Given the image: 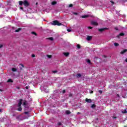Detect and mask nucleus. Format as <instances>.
<instances>
[{
  "instance_id": "1",
  "label": "nucleus",
  "mask_w": 127,
  "mask_h": 127,
  "mask_svg": "<svg viewBox=\"0 0 127 127\" xmlns=\"http://www.w3.org/2000/svg\"><path fill=\"white\" fill-rule=\"evenodd\" d=\"M51 24L52 25H58V26L63 25V24H62L61 23H59V21H58V20H55V21H53V22L51 23Z\"/></svg>"
},
{
  "instance_id": "2",
  "label": "nucleus",
  "mask_w": 127,
  "mask_h": 127,
  "mask_svg": "<svg viewBox=\"0 0 127 127\" xmlns=\"http://www.w3.org/2000/svg\"><path fill=\"white\" fill-rule=\"evenodd\" d=\"M23 4L25 5V6H28L29 5V3H28V1L27 0H25L23 1Z\"/></svg>"
},
{
  "instance_id": "3",
  "label": "nucleus",
  "mask_w": 127,
  "mask_h": 127,
  "mask_svg": "<svg viewBox=\"0 0 127 127\" xmlns=\"http://www.w3.org/2000/svg\"><path fill=\"white\" fill-rule=\"evenodd\" d=\"M91 24H92V25H96V26L99 25V23H98V22L95 21H92Z\"/></svg>"
},
{
  "instance_id": "4",
  "label": "nucleus",
  "mask_w": 127,
  "mask_h": 127,
  "mask_svg": "<svg viewBox=\"0 0 127 127\" xmlns=\"http://www.w3.org/2000/svg\"><path fill=\"white\" fill-rule=\"evenodd\" d=\"M92 38H93V36H87V37L86 38V40H87V41H90V40H92Z\"/></svg>"
},
{
  "instance_id": "5",
  "label": "nucleus",
  "mask_w": 127,
  "mask_h": 127,
  "mask_svg": "<svg viewBox=\"0 0 127 127\" xmlns=\"http://www.w3.org/2000/svg\"><path fill=\"white\" fill-rule=\"evenodd\" d=\"M106 29H108V28H103L99 29L98 31L100 32H103L105 31V30H106Z\"/></svg>"
},
{
  "instance_id": "6",
  "label": "nucleus",
  "mask_w": 127,
  "mask_h": 127,
  "mask_svg": "<svg viewBox=\"0 0 127 127\" xmlns=\"http://www.w3.org/2000/svg\"><path fill=\"white\" fill-rule=\"evenodd\" d=\"M82 75H83V73H77L76 75V77L77 79H79V78H81V77H82Z\"/></svg>"
},
{
  "instance_id": "7",
  "label": "nucleus",
  "mask_w": 127,
  "mask_h": 127,
  "mask_svg": "<svg viewBox=\"0 0 127 127\" xmlns=\"http://www.w3.org/2000/svg\"><path fill=\"white\" fill-rule=\"evenodd\" d=\"M22 104V99L19 100V102L18 103V107H21Z\"/></svg>"
},
{
  "instance_id": "8",
  "label": "nucleus",
  "mask_w": 127,
  "mask_h": 127,
  "mask_svg": "<svg viewBox=\"0 0 127 127\" xmlns=\"http://www.w3.org/2000/svg\"><path fill=\"white\" fill-rule=\"evenodd\" d=\"M127 49H125L120 53V54L124 55L125 53H127Z\"/></svg>"
},
{
  "instance_id": "9",
  "label": "nucleus",
  "mask_w": 127,
  "mask_h": 127,
  "mask_svg": "<svg viewBox=\"0 0 127 127\" xmlns=\"http://www.w3.org/2000/svg\"><path fill=\"white\" fill-rule=\"evenodd\" d=\"M85 101L86 102V103H92V102L91 99H88V98H86L85 99Z\"/></svg>"
},
{
  "instance_id": "10",
  "label": "nucleus",
  "mask_w": 127,
  "mask_h": 127,
  "mask_svg": "<svg viewBox=\"0 0 127 127\" xmlns=\"http://www.w3.org/2000/svg\"><path fill=\"white\" fill-rule=\"evenodd\" d=\"M89 16H90V15H84L81 16L82 18H87L88 17H89Z\"/></svg>"
},
{
  "instance_id": "11",
  "label": "nucleus",
  "mask_w": 127,
  "mask_h": 127,
  "mask_svg": "<svg viewBox=\"0 0 127 127\" xmlns=\"http://www.w3.org/2000/svg\"><path fill=\"white\" fill-rule=\"evenodd\" d=\"M29 117H30V116L28 114L27 115L25 116L24 117H23V120H25V119H28V118H29Z\"/></svg>"
},
{
  "instance_id": "12",
  "label": "nucleus",
  "mask_w": 127,
  "mask_h": 127,
  "mask_svg": "<svg viewBox=\"0 0 127 127\" xmlns=\"http://www.w3.org/2000/svg\"><path fill=\"white\" fill-rule=\"evenodd\" d=\"M86 62L90 64V65H92V63H91V61L89 59L86 60Z\"/></svg>"
},
{
  "instance_id": "13",
  "label": "nucleus",
  "mask_w": 127,
  "mask_h": 127,
  "mask_svg": "<svg viewBox=\"0 0 127 127\" xmlns=\"http://www.w3.org/2000/svg\"><path fill=\"white\" fill-rule=\"evenodd\" d=\"M64 55H65L66 57H68L69 56V53H64Z\"/></svg>"
},
{
  "instance_id": "14",
  "label": "nucleus",
  "mask_w": 127,
  "mask_h": 127,
  "mask_svg": "<svg viewBox=\"0 0 127 127\" xmlns=\"http://www.w3.org/2000/svg\"><path fill=\"white\" fill-rule=\"evenodd\" d=\"M12 72H16V71H17V68H12L11 69Z\"/></svg>"
},
{
  "instance_id": "15",
  "label": "nucleus",
  "mask_w": 127,
  "mask_h": 127,
  "mask_svg": "<svg viewBox=\"0 0 127 127\" xmlns=\"http://www.w3.org/2000/svg\"><path fill=\"white\" fill-rule=\"evenodd\" d=\"M47 39H48L49 40H51V41H53V40H54V39L53 38V37L48 38H47Z\"/></svg>"
},
{
  "instance_id": "16",
  "label": "nucleus",
  "mask_w": 127,
  "mask_h": 127,
  "mask_svg": "<svg viewBox=\"0 0 127 127\" xmlns=\"http://www.w3.org/2000/svg\"><path fill=\"white\" fill-rule=\"evenodd\" d=\"M124 35H125L124 33H121L118 36V37H120V36H124Z\"/></svg>"
},
{
  "instance_id": "17",
  "label": "nucleus",
  "mask_w": 127,
  "mask_h": 127,
  "mask_svg": "<svg viewBox=\"0 0 127 127\" xmlns=\"http://www.w3.org/2000/svg\"><path fill=\"white\" fill-rule=\"evenodd\" d=\"M25 107V111H27L29 108L28 107V106L26 105L24 106Z\"/></svg>"
},
{
  "instance_id": "18",
  "label": "nucleus",
  "mask_w": 127,
  "mask_h": 127,
  "mask_svg": "<svg viewBox=\"0 0 127 127\" xmlns=\"http://www.w3.org/2000/svg\"><path fill=\"white\" fill-rule=\"evenodd\" d=\"M65 113L66 115H70V114H71V112H70V111L68 110L66 111Z\"/></svg>"
},
{
  "instance_id": "19",
  "label": "nucleus",
  "mask_w": 127,
  "mask_h": 127,
  "mask_svg": "<svg viewBox=\"0 0 127 127\" xmlns=\"http://www.w3.org/2000/svg\"><path fill=\"white\" fill-rule=\"evenodd\" d=\"M120 45L119 44V43H114V46L116 47H118V46H119Z\"/></svg>"
},
{
  "instance_id": "20",
  "label": "nucleus",
  "mask_w": 127,
  "mask_h": 127,
  "mask_svg": "<svg viewBox=\"0 0 127 127\" xmlns=\"http://www.w3.org/2000/svg\"><path fill=\"white\" fill-rule=\"evenodd\" d=\"M57 3V2H56V1H53V2H52V5H55V4H56Z\"/></svg>"
},
{
  "instance_id": "21",
  "label": "nucleus",
  "mask_w": 127,
  "mask_h": 127,
  "mask_svg": "<svg viewBox=\"0 0 127 127\" xmlns=\"http://www.w3.org/2000/svg\"><path fill=\"white\" fill-rule=\"evenodd\" d=\"M21 30V28H19L18 29L15 30V32H19Z\"/></svg>"
},
{
  "instance_id": "22",
  "label": "nucleus",
  "mask_w": 127,
  "mask_h": 127,
  "mask_svg": "<svg viewBox=\"0 0 127 127\" xmlns=\"http://www.w3.org/2000/svg\"><path fill=\"white\" fill-rule=\"evenodd\" d=\"M17 110L19 111V112H21L22 108H21V107L20 106L19 107V108H18Z\"/></svg>"
},
{
  "instance_id": "23",
  "label": "nucleus",
  "mask_w": 127,
  "mask_h": 127,
  "mask_svg": "<svg viewBox=\"0 0 127 127\" xmlns=\"http://www.w3.org/2000/svg\"><path fill=\"white\" fill-rule=\"evenodd\" d=\"M19 4L20 5H22V4H23V1H19Z\"/></svg>"
},
{
  "instance_id": "24",
  "label": "nucleus",
  "mask_w": 127,
  "mask_h": 127,
  "mask_svg": "<svg viewBox=\"0 0 127 127\" xmlns=\"http://www.w3.org/2000/svg\"><path fill=\"white\" fill-rule=\"evenodd\" d=\"M76 47H77V49H80L81 46L79 44H77V45L76 46Z\"/></svg>"
},
{
  "instance_id": "25",
  "label": "nucleus",
  "mask_w": 127,
  "mask_h": 127,
  "mask_svg": "<svg viewBox=\"0 0 127 127\" xmlns=\"http://www.w3.org/2000/svg\"><path fill=\"white\" fill-rule=\"evenodd\" d=\"M47 57L49 58L50 59L52 58V55H47Z\"/></svg>"
},
{
  "instance_id": "26",
  "label": "nucleus",
  "mask_w": 127,
  "mask_h": 127,
  "mask_svg": "<svg viewBox=\"0 0 127 127\" xmlns=\"http://www.w3.org/2000/svg\"><path fill=\"white\" fill-rule=\"evenodd\" d=\"M122 113H123V114H126V113H127V110L125 109V110H124V111H122Z\"/></svg>"
},
{
  "instance_id": "27",
  "label": "nucleus",
  "mask_w": 127,
  "mask_h": 127,
  "mask_svg": "<svg viewBox=\"0 0 127 127\" xmlns=\"http://www.w3.org/2000/svg\"><path fill=\"white\" fill-rule=\"evenodd\" d=\"M8 83H12V80H11V79H8V80H7V81Z\"/></svg>"
},
{
  "instance_id": "28",
  "label": "nucleus",
  "mask_w": 127,
  "mask_h": 127,
  "mask_svg": "<svg viewBox=\"0 0 127 127\" xmlns=\"http://www.w3.org/2000/svg\"><path fill=\"white\" fill-rule=\"evenodd\" d=\"M58 126H62V123H61V122H59L58 123Z\"/></svg>"
},
{
  "instance_id": "29",
  "label": "nucleus",
  "mask_w": 127,
  "mask_h": 127,
  "mask_svg": "<svg viewBox=\"0 0 127 127\" xmlns=\"http://www.w3.org/2000/svg\"><path fill=\"white\" fill-rule=\"evenodd\" d=\"M91 108H96V105L93 104V105L91 106Z\"/></svg>"
},
{
  "instance_id": "30",
  "label": "nucleus",
  "mask_w": 127,
  "mask_h": 127,
  "mask_svg": "<svg viewBox=\"0 0 127 127\" xmlns=\"http://www.w3.org/2000/svg\"><path fill=\"white\" fill-rule=\"evenodd\" d=\"M32 34H34L35 35H37V34H36V33H35V32H32Z\"/></svg>"
},
{
  "instance_id": "31",
  "label": "nucleus",
  "mask_w": 127,
  "mask_h": 127,
  "mask_svg": "<svg viewBox=\"0 0 127 127\" xmlns=\"http://www.w3.org/2000/svg\"><path fill=\"white\" fill-rule=\"evenodd\" d=\"M69 7H73V4H70L69 5Z\"/></svg>"
},
{
  "instance_id": "32",
  "label": "nucleus",
  "mask_w": 127,
  "mask_h": 127,
  "mask_svg": "<svg viewBox=\"0 0 127 127\" xmlns=\"http://www.w3.org/2000/svg\"><path fill=\"white\" fill-rule=\"evenodd\" d=\"M87 28H88V29H93V27H90V26H89V27H87Z\"/></svg>"
},
{
  "instance_id": "33",
  "label": "nucleus",
  "mask_w": 127,
  "mask_h": 127,
  "mask_svg": "<svg viewBox=\"0 0 127 127\" xmlns=\"http://www.w3.org/2000/svg\"><path fill=\"white\" fill-rule=\"evenodd\" d=\"M23 106H27L26 105V101H25L24 102H23Z\"/></svg>"
},
{
  "instance_id": "34",
  "label": "nucleus",
  "mask_w": 127,
  "mask_h": 127,
  "mask_svg": "<svg viewBox=\"0 0 127 127\" xmlns=\"http://www.w3.org/2000/svg\"><path fill=\"white\" fill-rule=\"evenodd\" d=\"M63 94H65V93H66V90H63L62 91Z\"/></svg>"
},
{
  "instance_id": "35",
  "label": "nucleus",
  "mask_w": 127,
  "mask_h": 127,
  "mask_svg": "<svg viewBox=\"0 0 127 127\" xmlns=\"http://www.w3.org/2000/svg\"><path fill=\"white\" fill-rule=\"evenodd\" d=\"M19 65H20L21 66H22V67L23 68H24V65H23V64H19Z\"/></svg>"
},
{
  "instance_id": "36",
  "label": "nucleus",
  "mask_w": 127,
  "mask_h": 127,
  "mask_svg": "<svg viewBox=\"0 0 127 127\" xmlns=\"http://www.w3.org/2000/svg\"><path fill=\"white\" fill-rule=\"evenodd\" d=\"M24 114H25V115H27V114H29V112H24Z\"/></svg>"
},
{
  "instance_id": "37",
  "label": "nucleus",
  "mask_w": 127,
  "mask_h": 127,
  "mask_svg": "<svg viewBox=\"0 0 127 127\" xmlns=\"http://www.w3.org/2000/svg\"><path fill=\"white\" fill-rule=\"evenodd\" d=\"M67 31H68V32H71V29H67Z\"/></svg>"
},
{
  "instance_id": "38",
  "label": "nucleus",
  "mask_w": 127,
  "mask_h": 127,
  "mask_svg": "<svg viewBox=\"0 0 127 127\" xmlns=\"http://www.w3.org/2000/svg\"><path fill=\"white\" fill-rule=\"evenodd\" d=\"M73 96V94H72V93H69V97H72Z\"/></svg>"
},
{
  "instance_id": "39",
  "label": "nucleus",
  "mask_w": 127,
  "mask_h": 127,
  "mask_svg": "<svg viewBox=\"0 0 127 127\" xmlns=\"http://www.w3.org/2000/svg\"><path fill=\"white\" fill-rule=\"evenodd\" d=\"M73 14H75V15H78V13L76 12H73Z\"/></svg>"
},
{
  "instance_id": "40",
  "label": "nucleus",
  "mask_w": 127,
  "mask_h": 127,
  "mask_svg": "<svg viewBox=\"0 0 127 127\" xmlns=\"http://www.w3.org/2000/svg\"><path fill=\"white\" fill-rule=\"evenodd\" d=\"M99 93H100V94H102L103 93V91H102V90H99Z\"/></svg>"
},
{
  "instance_id": "41",
  "label": "nucleus",
  "mask_w": 127,
  "mask_h": 127,
  "mask_svg": "<svg viewBox=\"0 0 127 127\" xmlns=\"http://www.w3.org/2000/svg\"><path fill=\"white\" fill-rule=\"evenodd\" d=\"M2 47H3V45H0V48H2Z\"/></svg>"
},
{
  "instance_id": "42",
  "label": "nucleus",
  "mask_w": 127,
  "mask_h": 127,
  "mask_svg": "<svg viewBox=\"0 0 127 127\" xmlns=\"http://www.w3.org/2000/svg\"><path fill=\"white\" fill-rule=\"evenodd\" d=\"M32 57L33 58H34V57H35V55H34V54L32 55Z\"/></svg>"
},
{
  "instance_id": "43",
  "label": "nucleus",
  "mask_w": 127,
  "mask_h": 127,
  "mask_svg": "<svg viewBox=\"0 0 127 127\" xmlns=\"http://www.w3.org/2000/svg\"><path fill=\"white\" fill-rule=\"evenodd\" d=\"M53 73H57V70L53 71Z\"/></svg>"
},
{
  "instance_id": "44",
  "label": "nucleus",
  "mask_w": 127,
  "mask_h": 127,
  "mask_svg": "<svg viewBox=\"0 0 127 127\" xmlns=\"http://www.w3.org/2000/svg\"><path fill=\"white\" fill-rule=\"evenodd\" d=\"M110 2H112V3H113V4H115V2H114L113 1H110Z\"/></svg>"
},
{
  "instance_id": "45",
  "label": "nucleus",
  "mask_w": 127,
  "mask_h": 127,
  "mask_svg": "<svg viewBox=\"0 0 127 127\" xmlns=\"http://www.w3.org/2000/svg\"><path fill=\"white\" fill-rule=\"evenodd\" d=\"M20 9H22V10H23V7H20Z\"/></svg>"
},
{
  "instance_id": "46",
  "label": "nucleus",
  "mask_w": 127,
  "mask_h": 127,
  "mask_svg": "<svg viewBox=\"0 0 127 127\" xmlns=\"http://www.w3.org/2000/svg\"><path fill=\"white\" fill-rule=\"evenodd\" d=\"M25 89H26V90H28V86H26L25 87Z\"/></svg>"
},
{
  "instance_id": "47",
  "label": "nucleus",
  "mask_w": 127,
  "mask_h": 127,
  "mask_svg": "<svg viewBox=\"0 0 127 127\" xmlns=\"http://www.w3.org/2000/svg\"><path fill=\"white\" fill-rule=\"evenodd\" d=\"M16 88L18 89V90H19L20 89L19 87H16Z\"/></svg>"
},
{
  "instance_id": "48",
  "label": "nucleus",
  "mask_w": 127,
  "mask_h": 127,
  "mask_svg": "<svg viewBox=\"0 0 127 127\" xmlns=\"http://www.w3.org/2000/svg\"><path fill=\"white\" fill-rule=\"evenodd\" d=\"M16 119H17V120H19V117H17Z\"/></svg>"
},
{
  "instance_id": "49",
  "label": "nucleus",
  "mask_w": 127,
  "mask_h": 127,
  "mask_svg": "<svg viewBox=\"0 0 127 127\" xmlns=\"http://www.w3.org/2000/svg\"><path fill=\"white\" fill-rule=\"evenodd\" d=\"M115 29H116V30H119V29H118V28L117 27H116Z\"/></svg>"
},
{
  "instance_id": "50",
  "label": "nucleus",
  "mask_w": 127,
  "mask_h": 127,
  "mask_svg": "<svg viewBox=\"0 0 127 127\" xmlns=\"http://www.w3.org/2000/svg\"><path fill=\"white\" fill-rule=\"evenodd\" d=\"M117 97H118V98H120V95L119 94H117Z\"/></svg>"
},
{
  "instance_id": "51",
  "label": "nucleus",
  "mask_w": 127,
  "mask_h": 127,
  "mask_svg": "<svg viewBox=\"0 0 127 127\" xmlns=\"http://www.w3.org/2000/svg\"><path fill=\"white\" fill-rule=\"evenodd\" d=\"M20 71H21V70H22V67H20Z\"/></svg>"
},
{
  "instance_id": "52",
  "label": "nucleus",
  "mask_w": 127,
  "mask_h": 127,
  "mask_svg": "<svg viewBox=\"0 0 127 127\" xmlns=\"http://www.w3.org/2000/svg\"><path fill=\"white\" fill-rule=\"evenodd\" d=\"M93 91H91V92H90V94H93Z\"/></svg>"
},
{
  "instance_id": "53",
  "label": "nucleus",
  "mask_w": 127,
  "mask_h": 127,
  "mask_svg": "<svg viewBox=\"0 0 127 127\" xmlns=\"http://www.w3.org/2000/svg\"><path fill=\"white\" fill-rule=\"evenodd\" d=\"M2 91H3V90H2V89H0V92H2Z\"/></svg>"
},
{
  "instance_id": "54",
  "label": "nucleus",
  "mask_w": 127,
  "mask_h": 127,
  "mask_svg": "<svg viewBox=\"0 0 127 127\" xmlns=\"http://www.w3.org/2000/svg\"><path fill=\"white\" fill-rule=\"evenodd\" d=\"M125 62H127V59L125 60Z\"/></svg>"
},
{
  "instance_id": "55",
  "label": "nucleus",
  "mask_w": 127,
  "mask_h": 127,
  "mask_svg": "<svg viewBox=\"0 0 127 127\" xmlns=\"http://www.w3.org/2000/svg\"><path fill=\"white\" fill-rule=\"evenodd\" d=\"M113 119H117L116 117H113Z\"/></svg>"
},
{
  "instance_id": "56",
  "label": "nucleus",
  "mask_w": 127,
  "mask_h": 127,
  "mask_svg": "<svg viewBox=\"0 0 127 127\" xmlns=\"http://www.w3.org/2000/svg\"><path fill=\"white\" fill-rule=\"evenodd\" d=\"M103 57H104V58H106L107 57L106 56H104Z\"/></svg>"
},
{
  "instance_id": "57",
  "label": "nucleus",
  "mask_w": 127,
  "mask_h": 127,
  "mask_svg": "<svg viewBox=\"0 0 127 127\" xmlns=\"http://www.w3.org/2000/svg\"><path fill=\"white\" fill-rule=\"evenodd\" d=\"M36 5H37L38 4V3L36 2Z\"/></svg>"
},
{
  "instance_id": "58",
  "label": "nucleus",
  "mask_w": 127,
  "mask_h": 127,
  "mask_svg": "<svg viewBox=\"0 0 127 127\" xmlns=\"http://www.w3.org/2000/svg\"><path fill=\"white\" fill-rule=\"evenodd\" d=\"M77 115H80V113L79 112L77 113Z\"/></svg>"
},
{
  "instance_id": "59",
  "label": "nucleus",
  "mask_w": 127,
  "mask_h": 127,
  "mask_svg": "<svg viewBox=\"0 0 127 127\" xmlns=\"http://www.w3.org/2000/svg\"><path fill=\"white\" fill-rule=\"evenodd\" d=\"M14 116H15V115H14V114L13 115V117H14Z\"/></svg>"
},
{
  "instance_id": "60",
  "label": "nucleus",
  "mask_w": 127,
  "mask_h": 127,
  "mask_svg": "<svg viewBox=\"0 0 127 127\" xmlns=\"http://www.w3.org/2000/svg\"><path fill=\"white\" fill-rule=\"evenodd\" d=\"M1 112V109H0V112Z\"/></svg>"
},
{
  "instance_id": "61",
  "label": "nucleus",
  "mask_w": 127,
  "mask_h": 127,
  "mask_svg": "<svg viewBox=\"0 0 127 127\" xmlns=\"http://www.w3.org/2000/svg\"><path fill=\"white\" fill-rule=\"evenodd\" d=\"M96 120H98V118H97Z\"/></svg>"
},
{
  "instance_id": "62",
  "label": "nucleus",
  "mask_w": 127,
  "mask_h": 127,
  "mask_svg": "<svg viewBox=\"0 0 127 127\" xmlns=\"http://www.w3.org/2000/svg\"><path fill=\"white\" fill-rule=\"evenodd\" d=\"M125 127H127V126H125Z\"/></svg>"
}]
</instances>
